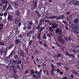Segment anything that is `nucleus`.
<instances>
[{"instance_id": "1", "label": "nucleus", "mask_w": 79, "mask_h": 79, "mask_svg": "<svg viewBox=\"0 0 79 79\" xmlns=\"http://www.w3.org/2000/svg\"><path fill=\"white\" fill-rule=\"evenodd\" d=\"M71 28L74 31H76V32H77L79 31V28L75 25H72Z\"/></svg>"}, {"instance_id": "2", "label": "nucleus", "mask_w": 79, "mask_h": 79, "mask_svg": "<svg viewBox=\"0 0 79 79\" xmlns=\"http://www.w3.org/2000/svg\"><path fill=\"white\" fill-rule=\"evenodd\" d=\"M58 40H59V42H60L61 44H64V42L62 38H61V36H59L58 37Z\"/></svg>"}, {"instance_id": "3", "label": "nucleus", "mask_w": 79, "mask_h": 79, "mask_svg": "<svg viewBox=\"0 0 79 79\" xmlns=\"http://www.w3.org/2000/svg\"><path fill=\"white\" fill-rule=\"evenodd\" d=\"M57 26V24H56V22L52 23L51 27L52 29H55V28H56Z\"/></svg>"}, {"instance_id": "4", "label": "nucleus", "mask_w": 79, "mask_h": 79, "mask_svg": "<svg viewBox=\"0 0 79 79\" xmlns=\"http://www.w3.org/2000/svg\"><path fill=\"white\" fill-rule=\"evenodd\" d=\"M65 54H66V56H70V57H73V58H75V57L74 56V54H69V52H66L65 53Z\"/></svg>"}, {"instance_id": "5", "label": "nucleus", "mask_w": 79, "mask_h": 79, "mask_svg": "<svg viewBox=\"0 0 79 79\" xmlns=\"http://www.w3.org/2000/svg\"><path fill=\"white\" fill-rule=\"evenodd\" d=\"M13 3L14 5V7H15V8L18 7V2L17 1L13 2Z\"/></svg>"}, {"instance_id": "6", "label": "nucleus", "mask_w": 79, "mask_h": 79, "mask_svg": "<svg viewBox=\"0 0 79 79\" xmlns=\"http://www.w3.org/2000/svg\"><path fill=\"white\" fill-rule=\"evenodd\" d=\"M19 52L20 53H19V52H18V54H20V56H21L22 57H24V52H23L22 51V50H21L19 51Z\"/></svg>"}, {"instance_id": "7", "label": "nucleus", "mask_w": 79, "mask_h": 79, "mask_svg": "<svg viewBox=\"0 0 79 79\" xmlns=\"http://www.w3.org/2000/svg\"><path fill=\"white\" fill-rule=\"evenodd\" d=\"M13 17L10 15H8V17L7 18V20L10 21H13Z\"/></svg>"}, {"instance_id": "8", "label": "nucleus", "mask_w": 79, "mask_h": 79, "mask_svg": "<svg viewBox=\"0 0 79 79\" xmlns=\"http://www.w3.org/2000/svg\"><path fill=\"white\" fill-rule=\"evenodd\" d=\"M61 56H62V55L60 53L57 54V55H55V56L57 57V59L59 58V57H61Z\"/></svg>"}, {"instance_id": "9", "label": "nucleus", "mask_w": 79, "mask_h": 79, "mask_svg": "<svg viewBox=\"0 0 79 79\" xmlns=\"http://www.w3.org/2000/svg\"><path fill=\"white\" fill-rule=\"evenodd\" d=\"M55 69H52L51 71V76H53L54 74V71H55Z\"/></svg>"}, {"instance_id": "10", "label": "nucleus", "mask_w": 79, "mask_h": 79, "mask_svg": "<svg viewBox=\"0 0 79 79\" xmlns=\"http://www.w3.org/2000/svg\"><path fill=\"white\" fill-rule=\"evenodd\" d=\"M73 4L75 5H76V6H77V5L79 4V2L77 1H74V2H73Z\"/></svg>"}, {"instance_id": "11", "label": "nucleus", "mask_w": 79, "mask_h": 79, "mask_svg": "<svg viewBox=\"0 0 79 79\" xmlns=\"http://www.w3.org/2000/svg\"><path fill=\"white\" fill-rule=\"evenodd\" d=\"M55 33L56 34H59L61 33V31L60 29H58L56 31Z\"/></svg>"}, {"instance_id": "12", "label": "nucleus", "mask_w": 79, "mask_h": 79, "mask_svg": "<svg viewBox=\"0 0 79 79\" xmlns=\"http://www.w3.org/2000/svg\"><path fill=\"white\" fill-rule=\"evenodd\" d=\"M15 44H16V45H18L19 44V43L20 42V41L19 39H18L15 40Z\"/></svg>"}, {"instance_id": "13", "label": "nucleus", "mask_w": 79, "mask_h": 79, "mask_svg": "<svg viewBox=\"0 0 79 79\" xmlns=\"http://www.w3.org/2000/svg\"><path fill=\"white\" fill-rule=\"evenodd\" d=\"M57 17L58 16H54L53 17L51 16L49 17V19H55V18H57Z\"/></svg>"}, {"instance_id": "14", "label": "nucleus", "mask_w": 79, "mask_h": 79, "mask_svg": "<svg viewBox=\"0 0 79 79\" xmlns=\"http://www.w3.org/2000/svg\"><path fill=\"white\" fill-rule=\"evenodd\" d=\"M0 53L1 55H3V53H4V49H1L0 50Z\"/></svg>"}, {"instance_id": "15", "label": "nucleus", "mask_w": 79, "mask_h": 79, "mask_svg": "<svg viewBox=\"0 0 79 79\" xmlns=\"http://www.w3.org/2000/svg\"><path fill=\"white\" fill-rule=\"evenodd\" d=\"M71 39H72V38L70 36H69L68 37V38H66V37L65 38V39L66 41H68V40H69V41H71Z\"/></svg>"}, {"instance_id": "16", "label": "nucleus", "mask_w": 79, "mask_h": 79, "mask_svg": "<svg viewBox=\"0 0 79 79\" xmlns=\"http://www.w3.org/2000/svg\"><path fill=\"white\" fill-rule=\"evenodd\" d=\"M13 76H15L16 74V72H17V71L15 69H13Z\"/></svg>"}, {"instance_id": "17", "label": "nucleus", "mask_w": 79, "mask_h": 79, "mask_svg": "<svg viewBox=\"0 0 79 79\" xmlns=\"http://www.w3.org/2000/svg\"><path fill=\"white\" fill-rule=\"evenodd\" d=\"M74 22L75 24H77V23H78L79 22V20H78V19H77V18L75 19L74 20Z\"/></svg>"}, {"instance_id": "18", "label": "nucleus", "mask_w": 79, "mask_h": 79, "mask_svg": "<svg viewBox=\"0 0 79 79\" xmlns=\"http://www.w3.org/2000/svg\"><path fill=\"white\" fill-rule=\"evenodd\" d=\"M49 31H50V32H53V30L52 28V27H49Z\"/></svg>"}, {"instance_id": "19", "label": "nucleus", "mask_w": 79, "mask_h": 79, "mask_svg": "<svg viewBox=\"0 0 79 79\" xmlns=\"http://www.w3.org/2000/svg\"><path fill=\"white\" fill-rule=\"evenodd\" d=\"M44 20H45V19L43 18V19H41L40 20V21L39 23H42H42H44Z\"/></svg>"}, {"instance_id": "20", "label": "nucleus", "mask_w": 79, "mask_h": 79, "mask_svg": "<svg viewBox=\"0 0 79 79\" xmlns=\"http://www.w3.org/2000/svg\"><path fill=\"white\" fill-rule=\"evenodd\" d=\"M34 3L35 4L34 5V6H35V8L37 6V2H34Z\"/></svg>"}, {"instance_id": "21", "label": "nucleus", "mask_w": 79, "mask_h": 79, "mask_svg": "<svg viewBox=\"0 0 79 79\" xmlns=\"http://www.w3.org/2000/svg\"><path fill=\"white\" fill-rule=\"evenodd\" d=\"M15 23L16 24H18V23H19V21L17 20V19H15Z\"/></svg>"}, {"instance_id": "22", "label": "nucleus", "mask_w": 79, "mask_h": 79, "mask_svg": "<svg viewBox=\"0 0 79 79\" xmlns=\"http://www.w3.org/2000/svg\"><path fill=\"white\" fill-rule=\"evenodd\" d=\"M6 5H4L3 6V11H5V10H6Z\"/></svg>"}, {"instance_id": "23", "label": "nucleus", "mask_w": 79, "mask_h": 79, "mask_svg": "<svg viewBox=\"0 0 79 79\" xmlns=\"http://www.w3.org/2000/svg\"><path fill=\"white\" fill-rule=\"evenodd\" d=\"M42 23H40L39 25L38 26V28H37V29L38 30V31H39V30H40V26H41V25H42Z\"/></svg>"}, {"instance_id": "24", "label": "nucleus", "mask_w": 79, "mask_h": 79, "mask_svg": "<svg viewBox=\"0 0 79 79\" xmlns=\"http://www.w3.org/2000/svg\"><path fill=\"white\" fill-rule=\"evenodd\" d=\"M63 23H64V24H65L66 26H68V23H67V22H65V21H63Z\"/></svg>"}, {"instance_id": "25", "label": "nucleus", "mask_w": 79, "mask_h": 79, "mask_svg": "<svg viewBox=\"0 0 79 79\" xmlns=\"http://www.w3.org/2000/svg\"><path fill=\"white\" fill-rule=\"evenodd\" d=\"M12 8V7H11V6H8V7L7 8L6 10H9V9H11Z\"/></svg>"}, {"instance_id": "26", "label": "nucleus", "mask_w": 79, "mask_h": 79, "mask_svg": "<svg viewBox=\"0 0 79 79\" xmlns=\"http://www.w3.org/2000/svg\"><path fill=\"white\" fill-rule=\"evenodd\" d=\"M31 34H32V31L29 32L27 33V37H29V35H30V34H31Z\"/></svg>"}, {"instance_id": "27", "label": "nucleus", "mask_w": 79, "mask_h": 79, "mask_svg": "<svg viewBox=\"0 0 79 79\" xmlns=\"http://www.w3.org/2000/svg\"><path fill=\"white\" fill-rule=\"evenodd\" d=\"M38 75H41L42 74V70H40L38 73Z\"/></svg>"}, {"instance_id": "28", "label": "nucleus", "mask_w": 79, "mask_h": 79, "mask_svg": "<svg viewBox=\"0 0 79 79\" xmlns=\"http://www.w3.org/2000/svg\"><path fill=\"white\" fill-rule=\"evenodd\" d=\"M15 32H16L15 33V35L19 34V31L18 30L15 31Z\"/></svg>"}, {"instance_id": "29", "label": "nucleus", "mask_w": 79, "mask_h": 79, "mask_svg": "<svg viewBox=\"0 0 79 79\" xmlns=\"http://www.w3.org/2000/svg\"><path fill=\"white\" fill-rule=\"evenodd\" d=\"M16 14L17 16H19V14H20V13H19V11H17L16 12Z\"/></svg>"}, {"instance_id": "30", "label": "nucleus", "mask_w": 79, "mask_h": 79, "mask_svg": "<svg viewBox=\"0 0 79 79\" xmlns=\"http://www.w3.org/2000/svg\"><path fill=\"white\" fill-rule=\"evenodd\" d=\"M73 74H75V75H77V74H78V73H77L76 72L74 71L73 73Z\"/></svg>"}, {"instance_id": "31", "label": "nucleus", "mask_w": 79, "mask_h": 79, "mask_svg": "<svg viewBox=\"0 0 79 79\" xmlns=\"http://www.w3.org/2000/svg\"><path fill=\"white\" fill-rule=\"evenodd\" d=\"M27 28L28 30H30L31 29V26H29L27 27Z\"/></svg>"}, {"instance_id": "32", "label": "nucleus", "mask_w": 79, "mask_h": 79, "mask_svg": "<svg viewBox=\"0 0 79 79\" xmlns=\"http://www.w3.org/2000/svg\"><path fill=\"white\" fill-rule=\"evenodd\" d=\"M34 74V72L33 70H31V74L33 75Z\"/></svg>"}, {"instance_id": "33", "label": "nucleus", "mask_w": 79, "mask_h": 79, "mask_svg": "<svg viewBox=\"0 0 79 79\" xmlns=\"http://www.w3.org/2000/svg\"><path fill=\"white\" fill-rule=\"evenodd\" d=\"M2 3H3V4H5V3H6V0H2Z\"/></svg>"}, {"instance_id": "34", "label": "nucleus", "mask_w": 79, "mask_h": 79, "mask_svg": "<svg viewBox=\"0 0 79 79\" xmlns=\"http://www.w3.org/2000/svg\"><path fill=\"white\" fill-rule=\"evenodd\" d=\"M61 19H62V20H63V19H64V16L63 15H62L61 16Z\"/></svg>"}, {"instance_id": "35", "label": "nucleus", "mask_w": 79, "mask_h": 79, "mask_svg": "<svg viewBox=\"0 0 79 79\" xmlns=\"http://www.w3.org/2000/svg\"><path fill=\"white\" fill-rule=\"evenodd\" d=\"M0 45H5V43H2V42H0Z\"/></svg>"}, {"instance_id": "36", "label": "nucleus", "mask_w": 79, "mask_h": 79, "mask_svg": "<svg viewBox=\"0 0 79 79\" xmlns=\"http://www.w3.org/2000/svg\"><path fill=\"white\" fill-rule=\"evenodd\" d=\"M56 44L57 45V46H58V47H60V48H61V46H60V45H59L58 44V43L56 42Z\"/></svg>"}, {"instance_id": "37", "label": "nucleus", "mask_w": 79, "mask_h": 79, "mask_svg": "<svg viewBox=\"0 0 79 79\" xmlns=\"http://www.w3.org/2000/svg\"><path fill=\"white\" fill-rule=\"evenodd\" d=\"M57 65H58V66H60V65H61L62 64L60 62L57 63Z\"/></svg>"}, {"instance_id": "38", "label": "nucleus", "mask_w": 79, "mask_h": 79, "mask_svg": "<svg viewBox=\"0 0 79 79\" xmlns=\"http://www.w3.org/2000/svg\"><path fill=\"white\" fill-rule=\"evenodd\" d=\"M14 57L15 58H17V59L18 57V55H16L14 56Z\"/></svg>"}, {"instance_id": "39", "label": "nucleus", "mask_w": 79, "mask_h": 79, "mask_svg": "<svg viewBox=\"0 0 79 79\" xmlns=\"http://www.w3.org/2000/svg\"><path fill=\"white\" fill-rule=\"evenodd\" d=\"M13 76L14 77L15 79H16L18 78V76L16 75L15 76Z\"/></svg>"}, {"instance_id": "40", "label": "nucleus", "mask_w": 79, "mask_h": 79, "mask_svg": "<svg viewBox=\"0 0 79 79\" xmlns=\"http://www.w3.org/2000/svg\"><path fill=\"white\" fill-rule=\"evenodd\" d=\"M7 15V13L6 12H5L4 13V16H6Z\"/></svg>"}, {"instance_id": "41", "label": "nucleus", "mask_w": 79, "mask_h": 79, "mask_svg": "<svg viewBox=\"0 0 79 79\" xmlns=\"http://www.w3.org/2000/svg\"><path fill=\"white\" fill-rule=\"evenodd\" d=\"M15 63H17V60H15V61L14 60L12 61V63H13V64H15Z\"/></svg>"}, {"instance_id": "42", "label": "nucleus", "mask_w": 79, "mask_h": 79, "mask_svg": "<svg viewBox=\"0 0 79 79\" xmlns=\"http://www.w3.org/2000/svg\"><path fill=\"white\" fill-rule=\"evenodd\" d=\"M13 51H12L11 53H10V54L9 55V56H11V55H13Z\"/></svg>"}, {"instance_id": "43", "label": "nucleus", "mask_w": 79, "mask_h": 79, "mask_svg": "<svg viewBox=\"0 0 79 79\" xmlns=\"http://www.w3.org/2000/svg\"><path fill=\"white\" fill-rule=\"evenodd\" d=\"M32 40H31L29 43V45H31L32 44Z\"/></svg>"}, {"instance_id": "44", "label": "nucleus", "mask_w": 79, "mask_h": 79, "mask_svg": "<svg viewBox=\"0 0 79 79\" xmlns=\"http://www.w3.org/2000/svg\"><path fill=\"white\" fill-rule=\"evenodd\" d=\"M51 68H53L52 69H54L55 67L53 66V65L52 64H51Z\"/></svg>"}, {"instance_id": "45", "label": "nucleus", "mask_w": 79, "mask_h": 79, "mask_svg": "<svg viewBox=\"0 0 79 79\" xmlns=\"http://www.w3.org/2000/svg\"><path fill=\"white\" fill-rule=\"evenodd\" d=\"M19 38H22V35L21 34L19 35Z\"/></svg>"}, {"instance_id": "46", "label": "nucleus", "mask_w": 79, "mask_h": 79, "mask_svg": "<svg viewBox=\"0 0 79 79\" xmlns=\"http://www.w3.org/2000/svg\"><path fill=\"white\" fill-rule=\"evenodd\" d=\"M33 24V23L32 22L30 21V22H29V24H30V25H32V24Z\"/></svg>"}, {"instance_id": "47", "label": "nucleus", "mask_w": 79, "mask_h": 79, "mask_svg": "<svg viewBox=\"0 0 79 79\" xmlns=\"http://www.w3.org/2000/svg\"><path fill=\"white\" fill-rule=\"evenodd\" d=\"M13 45L11 44L10 46V47H9L10 48V49H11V48H12L13 47Z\"/></svg>"}, {"instance_id": "48", "label": "nucleus", "mask_w": 79, "mask_h": 79, "mask_svg": "<svg viewBox=\"0 0 79 79\" xmlns=\"http://www.w3.org/2000/svg\"><path fill=\"white\" fill-rule=\"evenodd\" d=\"M59 72H60V69H58L57 70V73H58Z\"/></svg>"}, {"instance_id": "49", "label": "nucleus", "mask_w": 79, "mask_h": 79, "mask_svg": "<svg viewBox=\"0 0 79 79\" xmlns=\"http://www.w3.org/2000/svg\"><path fill=\"white\" fill-rule=\"evenodd\" d=\"M35 13L36 14H37V15H38V14H39V12H38L37 11V10H35Z\"/></svg>"}, {"instance_id": "50", "label": "nucleus", "mask_w": 79, "mask_h": 79, "mask_svg": "<svg viewBox=\"0 0 79 79\" xmlns=\"http://www.w3.org/2000/svg\"><path fill=\"white\" fill-rule=\"evenodd\" d=\"M17 67L18 68V69H21V67L20 66H19V65H18L17 66Z\"/></svg>"}, {"instance_id": "51", "label": "nucleus", "mask_w": 79, "mask_h": 79, "mask_svg": "<svg viewBox=\"0 0 79 79\" xmlns=\"http://www.w3.org/2000/svg\"><path fill=\"white\" fill-rule=\"evenodd\" d=\"M38 15V17H41V15H40V14H37Z\"/></svg>"}, {"instance_id": "52", "label": "nucleus", "mask_w": 79, "mask_h": 79, "mask_svg": "<svg viewBox=\"0 0 79 79\" xmlns=\"http://www.w3.org/2000/svg\"><path fill=\"white\" fill-rule=\"evenodd\" d=\"M61 19V16H60L57 18V19Z\"/></svg>"}, {"instance_id": "53", "label": "nucleus", "mask_w": 79, "mask_h": 79, "mask_svg": "<svg viewBox=\"0 0 79 79\" xmlns=\"http://www.w3.org/2000/svg\"><path fill=\"white\" fill-rule=\"evenodd\" d=\"M73 53H77V51L76 50H74L73 51Z\"/></svg>"}, {"instance_id": "54", "label": "nucleus", "mask_w": 79, "mask_h": 79, "mask_svg": "<svg viewBox=\"0 0 79 79\" xmlns=\"http://www.w3.org/2000/svg\"><path fill=\"white\" fill-rule=\"evenodd\" d=\"M40 45H42L43 44V43L42 42V41H40Z\"/></svg>"}, {"instance_id": "55", "label": "nucleus", "mask_w": 79, "mask_h": 79, "mask_svg": "<svg viewBox=\"0 0 79 79\" xmlns=\"http://www.w3.org/2000/svg\"><path fill=\"white\" fill-rule=\"evenodd\" d=\"M59 73L60 74H61V75H62V74H63V73L62 72H60Z\"/></svg>"}, {"instance_id": "56", "label": "nucleus", "mask_w": 79, "mask_h": 79, "mask_svg": "<svg viewBox=\"0 0 79 79\" xmlns=\"http://www.w3.org/2000/svg\"><path fill=\"white\" fill-rule=\"evenodd\" d=\"M43 67H45V66H46V65L45 64L43 63Z\"/></svg>"}, {"instance_id": "57", "label": "nucleus", "mask_w": 79, "mask_h": 79, "mask_svg": "<svg viewBox=\"0 0 79 79\" xmlns=\"http://www.w3.org/2000/svg\"><path fill=\"white\" fill-rule=\"evenodd\" d=\"M3 29V28L2 27H0V32L2 31V30Z\"/></svg>"}, {"instance_id": "58", "label": "nucleus", "mask_w": 79, "mask_h": 79, "mask_svg": "<svg viewBox=\"0 0 79 79\" xmlns=\"http://www.w3.org/2000/svg\"><path fill=\"white\" fill-rule=\"evenodd\" d=\"M0 26L1 27H3V25L2 24H0Z\"/></svg>"}, {"instance_id": "59", "label": "nucleus", "mask_w": 79, "mask_h": 79, "mask_svg": "<svg viewBox=\"0 0 79 79\" xmlns=\"http://www.w3.org/2000/svg\"><path fill=\"white\" fill-rule=\"evenodd\" d=\"M45 23H46V22H47V23H50V21L48 20H46L45 21Z\"/></svg>"}, {"instance_id": "60", "label": "nucleus", "mask_w": 79, "mask_h": 79, "mask_svg": "<svg viewBox=\"0 0 79 79\" xmlns=\"http://www.w3.org/2000/svg\"><path fill=\"white\" fill-rule=\"evenodd\" d=\"M21 23L20 22L19 24V26H21Z\"/></svg>"}, {"instance_id": "61", "label": "nucleus", "mask_w": 79, "mask_h": 79, "mask_svg": "<svg viewBox=\"0 0 79 79\" xmlns=\"http://www.w3.org/2000/svg\"><path fill=\"white\" fill-rule=\"evenodd\" d=\"M43 38L44 39H47V37H46V36H43Z\"/></svg>"}, {"instance_id": "62", "label": "nucleus", "mask_w": 79, "mask_h": 79, "mask_svg": "<svg viewBox=\"0 0 79 79\" xmlns=\"http://www.w3.org/2000/svg\"><path fill=\"white\" fill-rule=\"evenodd\" d=\"M40 35H41V33H38V36H40Z\"/></svg>"}, {"instance_id": "63", "label": "nucleus", "mask_w": 79, "mask_h": 79, "mask_svg": "<svg viewBox=\"0 0 79 79\" xmlns=\"http://www.w3.org/2000/svg\"><path fill=\"white\" fill-rule=\"evenodd\" d=\"M63 79H68V77H64L63 78Z\"/></svg>"}, {"instance_id": "64", "label": "nucleus", "mask_w": 79, "mask_h": 79, "mask_svg": "<svg viewBox=\"0 0 79 79\" xmlns=\"http://www.w3.org/2000/svg\"><path fill=\"white\" fill-rule=\"evenodd\" d=\"M21 64V61H19L18 63V64Z\"/></svg>"}]
</instances>
